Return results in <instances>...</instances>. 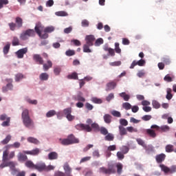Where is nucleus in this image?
<instances>
[{"label": "nucleus", "mask_w": 176, "mask_h": 176, "mask_svg": "<svg viewBox=\"0 0 176 176\" xmlns=\"http://www.w3.org/2000/svg\"><path fill=\"white\" fill-rule=\"evenodd\" d=\"M28 38L30 37L26 34L25 32H22L20 35V39H21V41H27Z\"/></svg>", "instance_id": "nucleus-52"}, {"label": "nucleus", "mask_w": 176, "mask_h": 176, "mask_svg": "<svg viewBox=\"0 0 176 176\" xmlns=\"http://www.w3.org/2000/svg\"><path fill=\"white\" fill-rule=\"evenodd\" d=\"M40 80H48L49 74L47 73H41L39 76Z\"/></svg>", "instance_id": "nucleus-28"}, {"label": "nucleus", "mask_w": 176, "mask_h": 176, "mask_svg": "<svg viewBox=\"0 0 176 176\" xmlns=\"http://www.w3.org/2000/svg\"><path fill=\"white\" fill-rule=\"evenodd\" d=\"M6 5H9V0H0V9H3Z\"/></svg>", "instance_id": "nucleus-42"}, {"label": "nucleus", "mask_w": 176, "mask_h": 176, "mask_svg": "<svg viewBox=\"0 0 176 176\" xmlns=\"http://www.w3.org/2000/svg\"><path fill=\"white\" fill-rule=\"evenodd\" d=\"M119 96L123 98L124 101H129L130 100V95L126 94V92H122L119 94Z\"/></svg>", "instance_id": "nucleus-27"}, {"label": "nucleus", "mask_w": 176, "mask_h": 176, "mask_svg": "<svg viewBox=\"0 0 176 176\" xmlns=\"http://www.w3.org/2000/svg\"><path fill=\"white\" fill-rule=\"evenodd\" d=\"M8 25H9L10 30L11 31H14V30H16V27H17L16 25V23H13V22L8 23Z\"/></svg>", "instance_id": "nucleus-60"}, {"label": "nucleus", "mask_w": 176, "mask_h": 176, "mask_svg": "<svg viewBox=\"0 0 176 176\" xmlns=\"http://www.w3.org/2000/svg\"><path fill=\"white\" fill-rule=\"evenodd\" d=\"M85 41L87 45L93 46V45H94V41H96V37H94V35L93 34L87 35L85 37Z\"/></svg>", "instance_id": "nucleus-6"}, {"label": "nucleus", "mask_w": 176, "mask_h": 176, "mask_svg": "<svg viewBox=\"0 0 176 176\" xmlns=\"http://www.w3.org/2000/svg\"><path fill=\"white\" fill-rule=\"evenodd\" d=\"M60 72H61V67H56L54 69V73L56 76L60 75Z\"/></svg>", "instance_id": "nucleus-59"}, {"label": "nucleus", "mask_w": 176, "mask_h": 176, "mask_svg": "<svg viewBox=\"0 0 176 176\" xmlns=\"http://www.w3.org/2000/svg\"><path fill=\"white\" fill-rule=\"evenodd\" d=\"M152 105L155 109H159V108H160V103L157 100H153Z\"/></svg>", "instance_id": "nucleus-51"}, {"label": "nucleus", "mask_w": 176, "mask_h": 176, "mask_svg": "<svg viewBox=\"0 0 176 176\" xmlns=\"http://www.w3.org/2000/svg\"><path fill=\"white\" fill-rule=\"evenodd\" d=\"M28 142H30V144H35L36 145H38L39 144V140L35 138L29 137L28 138Z\"/></svg>", "instance_id": "nucleus-24"}, {"label": "nucleus", "mask_w": 176, "mask_h": 176, "mask_svg": "<svg viewBox=\"0 0 176 176\" xmlns=\"http://www.w3.org/2000/svg\"><path fill=\"white\" fill-rule=\"evenodd\" d=\"M23 78H24V75L19 73L15 76V80H16V82H20V80H21V79H23Z\"/></svg>", "instance_id": "nucleus-53"}, {"label": "nucleus", "mask_w": 176, "mask_h": 176, "mask_svg": "<svg viewBox=\"0 0 176 176\" xmlns=\"http://www.w3.org/2000/svg\"><path fill=\"white\" fill-rule=\"evenodd\" d=\"M162 61L165 64V65H170L171 64V60L169 56H164L162 58Z\"/></svg>", "instance_id": "nucleus-33"}, {"label": "nucleus", "mask_w": 176, "mask_h": 176, "mask_svg": "<svg viewBox=\"0 0 176 176\" xmlns=\"http://www.w3.org/2000/svg\"><path fill=\"white\" fill-rule=\"evenodd\" d=\"M9 90H13V84L11 82L8 83L6 86L2 87L3 93H7Z\"/></svg>", "instance_id": "nucleus-17"}, {"label": "nucleus", "mask_w": 176, "mask_h": 176, "mask_svg": "<svg viewBox=\"0 0 176 176\" xmlns=\"http://www.w3.org/2000/svg\"><path fill=\"white\" fill-rule=\"evenodd\" d=\"M116 167L118 174H122V170H123V164L118 163L117 164Z\"/></svg>", "instance_id": "nucleus-46"}, {"label": "nucleus", "mask_w": 176, "mask_h": 176, "mask_svg": "<svg viewBox=\"0 0 176 176\" xmlns=\"http://www.w3.org/2000/svg\"><path fill=\"white\" fill-rule=\"evenodd\" d=\"M120 135H127V129L124 128V126L120 125L118 126Z\"/></svg>", "instance_id": "nucleus-21"}, {"label": "nucleus", "mask_w": 176, "mask_h": 176, "mask_svg": "<svg viewBox=\"0 0 176 176\" xmlns=\"http://www.w3.org/2000/svg\"><path fill=\"white\" fill-rule=\"evenodd\" d=\"M45 168H46V164L45 163H38L34 165V170H37L38 171H45Z\"/></svg>", "instance_id": "nucleus-15"}, {"label": "nucleus", "mask_w": 176, "mask_h": 176, "mask_svg": "<svg viewBox=\"0 0 176 176\" xmlns=\"http://www.w3.org/2000/svg\"><path fill=\"white\" fill-rule=\"evenodd\" d=\"M28 52V48H27V47L22 48V49L19 50L16 52V55L18 58H24V54H26V53Z\"/></svg>", "instance_id": "nucleus-9"}, {"label": "nucleus", "mask_w": 176, "mask_h": 176, "mask_svg": "<svg viewBox=\"0 0 176 176\" xmlns=\"http://www.w3.org/2000/svg\"><path fill=\"white\" fill-rule=\"evenodd\" d=\"M145 64H146V62L144 59H140L138 61L133 60L132 62V63L131 64V66L129 68H130V69H134V67L135 66L138 65L139 67H144V65H145Z\"/></svg>", "instance_id": "nucleus-5"}, {"label": "nucleus", "mask_w": 176, "mask_h": 176, "mask_svg": "<svg viewBox=\"0 0 176 176\" xmlns=\"http://www.w3.org/2000/svg\"><path fill=\"white\" fill-rule=\"evenodd\" d=\"M12 46H19L20 45V41L19 40V38L14 36L12 41Z\"/></svg>", "instance_id": "nucleus-37"}, {"label": "nucleus", "mask_w": 176, "mask_h": 176, "mask_svg": "<svg viewBox=\"0 0 176 176\" xmlns=\"http://www.w3.org/2000/svg\"><path fill=\"white\" fill-rule=\"evenodd\" d=\"M28 37L35 36V31L32 29H28L25 31Z\"/></svg>", "instance_id": "nucleus-29"}, {"label": "nucleus", "mask_w": 176, "mask_h": 176, "mask_svg": "<svg viewBox=\"0 0 176 176\" xmlns=\"http://www.w3.org/2000/svg\"><path fill=\"white\" fill-rule=\"evenodd\" d=\"M115 137L112 133H107V135L104 137L105 141H113Z\"/></svg>", "instance_id": "nucleus-39"}, {"label": "nucleus", "mask_w": 176, "mask_h": 176, "mask_svg": "<svg viewBox=\"0 0 176 176\" xmlns=\"http://www.w3.org/2000/svg\"><path fill=\"white\" fill-rule=\"evenodd\" d=\"M169 130H170V126H168V125H164L160 127L159 131H162L165 133L166 131H168Z\"/></svg>", "instance_id": "nucleus-44"}, {"label": "nucleus", "mask_w": 176, "mask_h": 176, "mask_svg": "<svg viewBox=\"0 0 176 176\" xmlns=\"http://www.w3.org/2000/svg\"><path fill=\"white\" fill-rule=\"evenodd\" d=\"M165 149H166V152H167L168 153H170L174 151V146L171 144H168L166 146Z\"/></svg>", "instance_id": "nucleus-36"}, {"label": "nucleus", "mask_w": 176, "mask_h": 176, "mask_svg": "<svg viewBox=\"0 0 176 176\" xmlns=\"http://www.w3.org/2000/svg\"><path fill=\"white\" fill-rule=\"evenodd\" d=\"M56 16H58L60 17H65L68 16V13L65 11H58L55 13Z\"/></svg>", "instance_id": "nucleus-34"}, {"label": "nucleus", "mask_w": 176, "mask_h": 176, "mask_svg": "<svg viewBox=\"0 0 176 176\" xmlns=\"http://www.w3.org/2000/svg\"><path fill=\"white\" fill-rule=\"evenodd\" d=\"M25 164L28 168H33L34 170L35 168V164L34 162H32V161H27Z\"/></svg>", "instance_id": "nucleus-35"}, {"label": "nucleus", "mask_w": 176, "mask_h": 176, "mask_svg": "<svg viewBox=\"0 0 176 176\" xmlns=\"http://www.w3.org/2000/svg\"><path fill=\"white\" fill-rule=\"evenodd\" d=\"M10 50V43H7V44L3 48V52L4 54H8Z\"/></svg>", "instance_id": "nucleus-31"}, {"label": "nucleus", "mask_w": 176, "mask_h": 176, "mask_svg": "<svg viewBox=\"0 0 176 176\" xmlns=\"http://www.w3.org/2000/svg\"><path fill=\"white\" fill-rule=\"evenodd\" d=\"M120 124H121L120 126H126L129 124V122H127L126 119H120Z\"/></svg>", "instance_id": "nucleus-58"}, {"label": "nucleus", "mask_w": 176, "mask_h": 176, "mask_svg": "<svg viewBox=\"0 0 176 176\" xmlns=\"http://www.w3.org/2000/svg\"><path fill=\"white\" fill-rule=\"evenodd\" d=\"M122 108H124V109H126V111H129V109H131V111H138L140 109V107H138V106L137 105L133 106L131 108V104L129 102L123 103Z\"/></svg>", "instance_id": "nucleus-8"}, {"label": "nucleus", "mask_w": 176, "mask_h": 176, "mask_svg": "<svg viewBox=\"0 0 176 176\" xmlns=\"http://www.w3.org/2000/svg\"><path fill=\"white\" fill-rule=\"evenodd\" d=\"M21 146V143L19 142H15L14 144H12V148H14L15 149H17Z\"/></svg>", "instance_id": "nucleus-61"}, {"label": "nucleus", "mask_w": 176, "mask_h": 176, "mask_svg": "<svg viewBox=\"0 0 176 176\" xmlns=\"http://www.w3.org/2000/svg\"><path fill=\"white\" fill-rule=\"evenodd\" d=\"M146 133L148 135L151 137V138H155L156 137V132H155V131L153 129H146Z\"/></svg>", "instance_id": "nucleus-30"}, {"label": "nucleus", "mask_w": 176, "mask_h": 176, "mask_svg": "<svg viewBox=\"0 0 176 176\" xmlns=\"http://www.w3.org/2000/svg\"><path fill=\"white\" fill-rule=\"evenodd\" d=\"M166 91L167 94L166 98H167L168 100H171V98H173V94H171V91H173L171 90L170 88H168Z\"/></svg>", "instance_id": "nucleus-45"}, {"label": "nucleus", "mask_w": 176, "mask_h": 176, "mask_svg": "<svg viewBox=\"0 0 176 176\" xmlns=\"http://www.w3.org/2000/svg\"><path fill=\"white\" fill-rule=\"evenodd\" d=\"M49 160H57L58 159V154L54 151L48 154Z\"/></svg>", "instance_id": "nucleus-19"}, {"label": "nucleus", "mask_w": 176, "mask_h": 176, "mask_svg": "<svg viewBox=\"0 0 176 176\" xmlns=\"http://www.w3.org/2000/svg\"><path fill=\"white\" fill-rule=\"evenodd\" d=\"M17 159L19 162H26L28 160V157L20 152L17 155Z\"/></svg>", "instance_id": "nucleus-16"}, {"label": "nucleus", "mask_w": 176, "mask_h": 176, "mask_svg": "<svg viewBox=\"0 0 176 176\" xmlns=\"http://www.w3.org/2000/svg\"><path fill=\"white\" fill-rule=\"evenodd\" d=\"M53 31H54V27H53V26L47 27L44 30V32H45V33L46 32H49V33L53 32Z\"/></svg>", "instance_id": "nucleus-56"}, {"label": "nucleus", "mask_w": 176, "mask_h": 176, "mask_svg": "<svg viewBox=\"0 0 176 176\" xmlns=\"http://www.w3.org/2000/svg\"><path fill=\"white\" fill-rule=\"evenodd\" d=\"M137 76H138V78H142V76H145V70L142 69L139 71L137 74Z\"/></svg>", "instance_id": "nucleus-62"}, {"label": "nucleus", "mask_w": 176, "mask_h": 176, "mask_svg": "<svg viewBox=\"0 0 176 176\" xmlns=\"http://www.w3.org/2000/svg\"><path fill=\"white\" fill-rule=\"evenodd\" d=\"M52 67L53 63L50 60H47V63H43V69L45 72L49 71V69H50V68H52Z\"/></svg>", "instance_id": "nucleus-13"}, {"label": "nucleus", "mask_w": 176, "mask_h": 176, "mask_svg": "<svg viewBox=\"0 0 176 176\" xmlns=\"http://www.w3.org/2000/svg\"><path fill=\"white\" fill-rule=\"evenodd\" d=\"M136 141L138 144V145H141V146H143V148H146V144H145V142L142 140L141 138L136 139Z\"/></svg>", "instance_id": "nucleus-40"}, {"label": "nucleus", "mask_w": 176, "mask_h": 176, "mask_svg": "<svg viewBox=\"0 0 176 176\" xmlns=\"http://www.w3.org/2000/svg\"><path fill=\"white\" fill-rule=\"evenodd\" d=\"M54 176H65V174L62 171L57 170L54 173Z\"/></svg>", "instance_id": "nucleus-63"}, {"label": "nucleus", "mask_w": 176, "mask_h": 176, "mask_svg": "<svg viewBox=\"0 0 176 176\" xmlns=\"http://www.w3.org/2000/svg\"><path fill=\"white\" fill-rule=\"evenodd\" d=\"M10 118H8L6 121H4L2 122L1 126H3V127H8L9 126H10Z\"/></svg>", "instance_id": "nucleus-49"}, {"label": "nucleus", "mask_w": 176, "mask_h": 176, "mask_svg": "<svg viewBox=\"0 0 176 176\" xmlns=\"http://www.w3.org/2000/svg\"><path fill=\"white\" fill-rule=\"evenodd\" d=\"M126 130L129 131V133H138V129L133 126L126 127Z\"/></svg>", "instance_id": "nucleus-48"}, {"label": "nucleus", "mask_w": 176, "mask_h": 176, "mask_svg": "<svg viewBox=\"0 0 176 176\" xmlns=\"http://www.w3.org/2000/svg\"><path fill=\"white\" fill-rule=\"evenodd\" d=\"M12 140V135H8L4 140L1 142L2 145H6L9 144V142Z\"/></svg>", "instance_id": "nucleus-25"}, {"label": "nucleus", "mask_w": 176, "mask_h": 176, "mask_svg": "<svg viewBox=\"0 0 176 176\" xmlns=\"http://www.w3.org/2000/svg\"><path fill=\"white\" fill-rule=\"evenodd\" d=\"M44 27L43 25L41 22H38L36 24V26L34 28L35 32L37 33L38 35H41V33H42V31H43Z\"/></svg>", "instance_id": "nucleus-11"}, {"label": "nucleus", "mask_w": 176, "mask_h": 176, "mask_svg": "<svg viewBox=\"0 0 176 176\" xmlns=\"http://www.w3.org/2000/svg\"><path fill=\"white\" fill-rule=\"evenodd\" d=\"M15 174H16V176H25V171L22 170V171H16L15 172Z\"/></svg>", "instance_id": "nucleus-64"}, {"label": "nucleus", "mask_w": 176, "mask_h": 176, "mask_svg": "<svg viewBox=\"0 0 176 176\" xmlns=\"http://www.w3.org/2000/svg\"><path fill=\"white\" fill-rule=\"evenodd\" d=\"M66 56L71 57V56H75V51L72 50H69L65 52Z\"/></svg>", "instance_id": "nucleus-55"}, {"label": "nucleus", "mask_w": 176, "mask_h": 176, "mask_svg": "<svg viewBox=\"0 0 176 176\" xmlns=\"http://www.w3.org/2000/svg\"><path fill=\"white\" fill-rule=\"evenodd\" d=\"M104 43V39L99 38H98L95 42V46H100V45H102Z\"/></svg>", "instance_id": "nucleus-54"}, {"label": "nucleus", "mask_w": 176, "mask_h": 176, "mask_svg": "<svg viewBox=\"0 0 176 176\" xmlns=\"http://www.w3.org/2000/svg\"><path fill=\"white\" fill-rule=\"evenodd\" d=\"M142 105H143V111H152V107L148 106L151 105V102L143 100L142 101Z\"/></svg>", "instance_id": "nucleus-12"}, {"label": "nucleus", "mask_w": 176, "mask_h": 176, "mask_svg": "<svg viewBox=\"0 0 176 176\" xmlns=\"http://www.w3.org/2000/svg\"><path fill=\"white\" fill-rule=\"evenodd\" d=\"M63 168L67 175H71V173H72V169L71 168V167H69V165L68 164H65L63 166Z\"/></svg>", "instance_id": "nucleus-20"}, {"label": "nucleus", "mask_w": 176, "mask_h": 176, "mask_svg": "<svg viewBox=\"0 0 176 176\" xmlns=\"http://www.w3.org/2000/svg\"><path fill=\"white\" fill-rule=\"evenodd\" d=\"M3 163L0 164V168H5V167H10V170H12V175H16L17 169H16V165L13 162L2 161Z\"/></svg>", "instance_id": "nucleus-4"}, {"label": "nucleus", "mask_w": 176, "mask_h": 176, "mask_svg": "<svg viewBox=\"0 0 176 176\" xmlns=\"http://www.w3.org/2000/svg\"><path fill=\"white\" fill-rule=\"evenodd\" d=\"M79 127L81 130H84L85 131H87L88 133H90L91 131V126L89 124H80L79 125Z\"/></svg>", "instance_id": "nucleus-18"}, {"label": "nucleus", "mask_w": 176, "mask_h": 176, "mask_svg": "<svg viewBox=\"0 0 176 176\" xmlns=\"http://www.w3.org/2000/svg\"><path fill=\"white\" fill-rule=\"evenodd\" d=\"M33 60L36 63V64H39V65H43L45 60H43V58L41 56V54H35L33 55Z\"/></svg>", "instance_id": "nucleus-7"}, {"label": "nucleus", "mask_w": 176, "mask_h": 176, "mask_svg": "<svg viewBox=\"0 0 176 176\" xmlns=\"http://www.w3.org/2000/svg\"><path fill=\"white\" fill-rule=\"evenodd\" d=\"M111 119H112V117L111 116V115L106 114L104 116V120L105 123H107V124L111 123Z\"/></svg>", "instance_id": "nucleus-43"}, {"label": "nucleus", "mask_w": 176, "mask_h": 176, "mask_svg": "<svg viewBox=\"0 0 176 176\" xmlns=\"http://www.w3.org/2000/svg\"><path fill=\"white\" fill-rule=\"evenodd\" d=\"M22 119L23 120V124L25 126V127H28V129H32V127H34V122H32V120L30 118L28 111H23Z\"/></svg>", "instance_id": "nucleus-2"}, {"label": "nucleus", "mask_w": 176, "mask_h": 176, "mask_svg": "<svg viewBox=\"0 0 176 176\" xmlns=\"http://www.w3.org/2000/svg\"><path fill=\"white\" fill-rule=\"evenodd\" d=\"M62 145H72L74 144H79V139L76 138L74 134H70L67 138L59 140Z\"/></svg>", "instance_id": "nucleus-1"}, {"label": "nucleus", "mask_w": 176, "mask_h": 176, "mask_svg": "<svg viewBox=\"0 0 176 176\" xmlns=\"http://www.w3.org/2000/svg\"><path fill=\"white\" fill-rule=\"evenodd\" d=\"M8 160H9V151L5 150L3 152L2 162H8Z\"/></svg>", "instance_id": "nucleus-26"}, {"label": "nucleus", "mask_w": 176, "mask_h": 176, "mask_svg": "<svg viewBox=\"0 0 176 176\" xmlns=\"http://www.w3.org/2000/svg\"><path fill=\"white\" fill-rule=\"evenodd\" d=\"M115 87H116V82H111L107 84V91H109V90H113V89H115Z\"/></svg>", "instance_id": "nucleus-22"}, {"label": "nucleus", "mask_w": 176, "mask_h": 176, "mask_svg": "<svg viewBox=\"0 0 176 176\" xmlns=\"http://www.w3.org/2000/svg\"><path fill=\"white\" fill-rule=\"evenodd\" d=\"M65 115H66V118L68 120H69L70 122L74 120V119H75V116L71 115V111H68L65 112Z\"/></svg>", "instance_id": "nucleus-38"}, {"label": "nucleus", "mask_w": 176, "mask_h": 176, "mask_svg": "<svg viewBox=\"0 0 176 176\" xmlns=\"http://www.w3.org/2000/svg\"><path fill=\"white\" fill-rule=\"evenodd\" d=\"M91 101L92 102H94V104H102V100L98 98H92Z\"/></svg>", "instance_id": "nucleus-47"}, {"label": "nucleus", "mask_w": 176, "mask_h": 176, "mask_svg": "<svg viewBox=\"0 0 176 176\" xmlns=\"http://www.w3.org/2000/svg\"><path fill=\"white\" fill-rule=\"evenodd\" d=\"M68 79H74L75 80H78V74L72 73L67 76Z\"/></svg>", "instance_id": "nucleus-50"}, {"label": "nucleus", "mask_w": 176, "mask_h": 176, "mask_svg": "<svg viewBox=\"0 0 176 176\" xmlns=\"http://www.w3.org/2000/svg\"><path fill=\"white\" fill-rule=\"evenodd\" d=\"M160 167L162 171H164V173H165V174L170 173V168L167 167L166 165L160 164Z\"/></svg>", "instance_id": "nucleus-32"}, {"label": "nucleus", "mask_w": 176, "mask_h": 176, "mask_svg": "<svg viewBox=\"0 0 176 176\" xmlns=\"http://www.w3.org/2000/svg\"><path fill=\"white\" fill-rule=\"evenodd\" d=\"M90 45L88 44H85L83 45V52L84 53H91V50H90Z\"/></svg>", "instance_id": "nucleus-41"}, {"label": "nucleus", "mask_w": 176, "mask_h": 176, "mask_svg": "<svg viewBox=\"0 0 176 176\" xmlns=\"http://www.w3.org/2000/svg\"><path fill=\"white\" fill-rule=\"evenodd\" d=\"M90 23L87 19H83L81 22V25L82 27H89Z\"/></svg>", "instance_id": "nucleus-57"}, {"label": "nucleus", "mask_w": 176, "mask_h": 176, "mask_svg": "<svg viewBox=\"0 0 176 176\" xmlns=\"http://www.w3.org/2000/svg\"><path fill=\"white\" fill-rule=\"evenodd\" d=\"M15 23H16V27L18 28H21L23 27V19L17 16L15 19Z\"/></svg>", "instance_id": "nucleus-23"}, {"label": "nucleus", "mask_w": 176, "mask_h": 176, "mask_svg": "<svg viewBox=\"0 0 176 176\" xmlns=\"http://www.w3.org/2000/svg\"><path fill=\"white\" fill-rule=\"evenodd\" d=\"M155 160L157 163H163L166 160V154L161 153L155 156Z\"/></svg>", "instance_id": "nucleus-14"}, {"label": "nucleus", "mask_w": 176, "mask_h": 176, "mask_svg": "<svg viewBox=\"0 0 176 176\" xmlns=\"http://www.w3.org/2000/svg\"><path fill=\"white\" fill-rule=\"evenodd\" d=\"M23 152L25 155H31L32 156H38V153H41V150L38 148H36L32 151H23Z\"/></svg>", "instance_id": "nucleus-10"}, {"label": "nucleus", "mask_w": 176, "mask_h": 176, "mask_svg": "<svg viewBox=\"0 0 176 176\" xmlns=\"http://www.w3.org/2000/svg\"><path fill=\"white\" fill-rule=\"evenodd\" d=\"M99 172L102 174H105L106 175H111V174H115L116 170L115 169V165L109 164L108 168L105 167H101L99 168Z\"/></svg>", "instance_id": "nucleus-3"}]
</instances>
